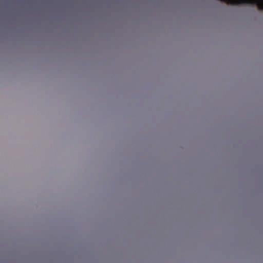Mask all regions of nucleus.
<instances>
[{"mask_svg":"<svg viewBox=\"0 0 263 263\" xmlns=\"http://www.w3.org/2000/svg\"><path fill=\"white\" fill-rule=\"evenodd\" d=\"M246 4L256 5L259 10H263V0H235L233 1L231 5H238Z\"/></svg>","mask_w":263,"mask_h":263,"instance_id":"1","label":"nucleus"}]
</instances>
